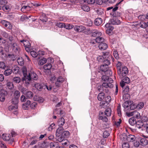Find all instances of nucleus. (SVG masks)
Segmentation results:
<instances>
[{
    "label": "nucleus",
    "mask_w": 148,
    "mask_h": 148,
    "mask_svg": "<svg viewBox=\"0 0 148 148\" xmlns=\"http://www.w3.org/2000/svg\"><path fill=\"white\" fill-rule=\"evenodd\" d=\"M108 47L106 43L103 42L101 43L99 45V48L101 50H105Z\"/></svg>",
    "instance_id": "16"
},
{
    "label": "nucleus",
    "mask_w": 148,
    "mask_h": 148,
    "mask_svg": "<svg viewBox=\"0 0 148 148\" xmlns=\"http://www.w3.org/2000/svg\"><path fill=\"white\" fill-rule=\"evenodd\" d=\"M47 61V60L46 58H43L40 60L38 64L39 65H41L45 63Z\"/></svg>",
    "instance_id": "49"
},
{
    "label": "nucleus",
    "mask_w": 148,
    "mask_h": 148,
    "mask_svg": "<svg viewBox=\"0 0 148 148\" xmlns=\"http://www.w3.org/2000/svg\"><path fill=\"white\" fill-rule=\"evenodd\" d=\"M2 137L3 140L6 141H8L11 138V136L9 134H3Z\"/></svg>",
    "instance_id": "26"
},
{
    "label": "nucleus",
    "mask_w": 148,
    "mask_h": 148,
    "mask_svg": "<svg viewBox=\"0 0 148 148\" xmlns=\"http://www.w3.org/2000/svg\"><path fill=\"white\" fill-rule=\"evenodd\" d=\"M129 98V95L127 93H125L123 95V98L126 101H127Z\"/></svg>",
    "instance_id": "54"
},
{
    "label": "nucleus",
    "mask_w": 148,
    "mask_h": 148,
    "mask_svg": "<svg viewBox=\"0 0 148 148\" xmlns=\"http://www.w3.org/2000/svg\"><path fill=\"white\" fill-rule=\"evenodd\" d=\"M110 99V96H107L105 98V101H103L100 103V106L102 108H106L108 105V103Z\"/></svg>",
    "instance_id": "3"
},
{
    "label": "nucleus",
    "mask_w": 148,
    "mask_h": 148,
    "mask_svg": "<svg viewBox=\"0 0 148 148\" xmlns=\"http://www.w3.org/2000/svg\"><path fill=\"white\" fill-rule=\"evenodd\" d=\"M116 66L117 69V71H119V73H120V70L121 69L122 67V63L120 62H118L116 65Z\"/></svg>",
    "instance_id": "45"
},
{
    "label": "nucleus",
    "mask_w": 148,
    "mask_h": 148,
    "mask_svg": "<svg viewBox=\"0 0 148 148\" xmlns=\"http://www.w3.org/2000/svg\"><path fill=\"white\" fill-rule=\"evenodd\" d=\"M52 67V65L51 64H47L45 65L43 67L44 69L46 70L50 69Z\"/></svg>",
    "instance_id": "38"
},
{
    "label": "nucleus",
    "mask_w": 148,
    "mask_h": 148,
    "mask_svg": "<svg viewBox=\"0 0 148 148\" xmlns=\"http://www.w3.org/2000/svg\"><path fill=\"white\" fill-rule=\"evenodd\" d=\"M103 113L101 112V113L99 114V120H102L103 121L105 122H107L108 121L107 118L105 116H101V114H102Z\"/></svg>",
    "instance_id": "34"
},
{
    "label": "nucleus",
    "mask_w": 148,
    "mask_h": 148,
    "mask_svg": "<svg viewBox=\"0 0 148 148\" xmlns=\"http://www.w3.org/2000/svg\"><path fill=\"white\" fill-rule=\"evenodd\" d=\"M13 81L16 83H19L21 81V79L19 77H15L13 78Z\"/></svg>",
    "instance_id": "48"
},
{
    "label": "nucleus",
    "mask_w": 148,
    "mask_h": 148,
    "mask_svg": "<svg viewBox=\"0 0 148 148\" xmlns=\"http://www.w3.org/2000/svg\"><path fill=\"white\" fill-rule=\"evenodd\" d=\"M6 67L5 63L3 62H0V68L3 69H5Z\"/></svg>",
    "instance_id": "61"
},
{
    "label": "nucleus",
    "mask_w": 148,
    "mask_h": 148,
    "mask_svg": "<svg viewBox=\"0 0 148 148\" xmlns=\"http://www.w3.org/2000/svg\"><path fill=\"white\" fill-rule=\"evenodd\" d=\"M7 86L10 90H12L14 88V84L12 82H8L7 84Z\"/></svg>",
    "instance_id": "47"
},
{
    "label": "nucleus",
    "mask_w": 148,
    "mask_h": 148,
    "mask_svg": "<svg viewBox=\"0 0 148 148\" xmlns=\"http://www.w3.org/2000/svg\"><path fill=\"white\" fill-rule=\"evenodd\" d=\"M49 146L51 148H60L59 147L58 144L56 142H51L49 144Z\"/></svg>",
    "instance_id": "21"
},
{
    "label": "nucleus",
    "mask_w": 148,
    "mask_h": 148,
    "mask_svg": "<svg viewBox=\"0 0 148 148\" xmlns=\"http://www.w3.org/2000/svg\"><path fill=\"white\" fill-rule=\"evenodd\" d=\"M127 115L129 116H133L137 119L139 118L140 116V113L136 110L127 113Z\"/></svg>",
    "instance_id": "6"
},
{
    "label": "nucleus",
    "mask_w": 148,
    "mask_h": 148,
    "mask_svg": "<svg viewBox=\"0 0 148 148\" xmlns=\"http://www.w3.org/2000/svg\"><path fill=\"white\" fill-rule=\"evenodd\" d=\"M14 94L15 97L18 98L20 96V92L16 90L15 91Z\"/></svg>",
    "instance_id": "58"
},
{
    "label": "nucleus",
    "mask_w": 148,
    "mask_h": 148,
    "mask_svg": "<svg viewBox=\"0 0 148 148\" xmlns=\"http://www.w3.org/2000/svg\"><path fill=\"white\" fill-rule=\"evenodd\" d=\"M129 122L130 124L132 125H134L136 123V120L134 118H131L129 119Z\"/></svg>",
    "instance_id": "40"
},
{
    "label": "nucleus",
    "mask_w": 148,
    "mask_h": 148,
    "mask_svg": "<svg viewBox=\"0 0 148 148\" xmlns=\"http://www.w3.org/2000/svg\"><path fill=\"white\" fill-rule=\"evenodd\" d=\"M123 108L127 110H129V107L130 105L128 101H126L123 103Z\"/></svg>",
    "instance_id": "36"
},
{
    "label": "nucleus",
    "mask_w": 148,
    "mask_h": 148,
    "mask_svg": "<svg viewBox=\"0 0 148 148\" xmlns=\"http://www.w3.org/2000/svg\"><path fill=\"white\" fill-rule=\"evenodd\" d=\"M18 108V106L17 104H12L9 107L8 109L10 110H15Z\"/></svg>",
    "instance_id": "37"
},
{
    "label": "nucleus",
    "mask_w": 148,
    "mask_h": 148,
    "mask_svg": "<svg viewBox=\"0 0 148 148\" xmlns=\"http://www.w3.org/2000/svg\"><path fill=\"white\" fill-rule=\"evenodd\" d=\"M32 138L34 139H35V140H33L32 141L30 144L31 145H33L36 143L37 141H38V138L37 136H34L32 137Z\"/></svg>",
    "instance_id": "51"
},
{
    "label": "nucleus",
    "mask_w": 148,
    "mask_h": 148,
    "mask_svg": "<svg viewBox=\"0 0 148 148\" xmlns=\"http://www.w3.org/2000/svg\"><path fill=\"white\" fill-rule=\"evenodd\" d=\"M105 115L108 116H111V110L110 108H108L106 109L105 111Z\"/></svg>",
    "instance_id": "33"
},
{
    "label": "nucleus",
    "mask_w": 148,
    "mask_h": 148,
    "mask_svg": "<svg viewBox=\"0 0 148 148\" xmlns=\"http://www.w3.org/2000/svg\"><path fill=\"white\" fill-rule=\"evenodd\" d=\"M21 42H23L25 47V49L26 51L27 52H29L30 51V44L28 40L25 41L24 40H22L20 41Z\"/></svg>",
    "instance_id": "5"
},
{
    "label": "nucleus",
    "mask_w": 148,
    "mask_h": 148,
    "mask_svg": "<svg viewBox=\"0 0 148 148\" xmlns=\"http://www.w3.org/2000/svg\"><path fill=\"white\" fill-rule=\"evenodd\" d=\"M97 59L98 61L102 62L103 61L104 58L103 56H99L97 57Z\"/></svg>",
    "instance_id": "62"
},
{
    "label": "nucleus",
    "mask_w": 148,
    "mask_h": 148,
    "mask_svg": "<svg viewBox=\"0 0 148 148\" xmlns=\"http://www.w3.org/2000/svg\"><path fill=\"white\" fill-rule=\"evenodd\" d=\"M120 73H119V71H117V73L119 77L121 78H122L125 76L128 72V69L126 66L123 67L122 70L121 69L120 70Z\"/></svg>",
    "instance_id": "2"
},
{
    "label": "nucleus",
    "mask_w": 148,
    "mask_h": 148,
    "mask_svg": "<svg viewBox=\"0 0 148 148\" xmlns=\"http://www.w3.org/2000/svg\"><path fill=\"white\" fill-rule=\"evenodd\" d=\"M122 146L123 148H129V145L128 143H125L122 144Z\"/></svg>",
    "instance_id": "64"
},
{
    "label": "nucleus",
    "mask_w": 148,
    "mask_h": 148,
    "mask_svg": "<svg viewBox=\"0 0 148 148\" xmlns=\"http://www.w3.org/2000/svg\"><path fill=\"white\" fill-rule=\"evenodd\" d=\"M18 63L19 65L22 66L23 65L24 62L23 58L21 57L18 58L17 59Z\"/></svg>",
    "instance_id": "39"
},
{
    "label": "nucleus",
    "mask_w": 148,
    "mask_h": 148,
    "mask_svg": "<svg viewBox=\"0 0 148 148\" xmlns=\"http://www.w3.org/2000/svg\"><path fill=\"white\" fill-rule=\"evenodd\" d=\"M140 27L145 28H146L147 27V24L145 22H144L143 21H141L140 23Z\"/></svg>",
    "instance_id": "52"
},
{
    "label": "nucleus",
    "mask_w": 148,
    "mask_h": 148,
    "mask_svg": "<svg viewBox=\"0 0 148 148\" xmlns=\"http://www.w3.org/2000/svg\"><path fill=\"white\" fill-rule=\"evenodd\" d=\"M140 142L141 145L143 146L146 145L148 143L147 140L145 138L141 139Z\"/></svg>",
    "instance_id": "29"
},
{
    "label": "nucleus",
    "mask_w": 148,
    "mask_h": 148,
    "mask_svg": "<svg viewBox=\"0 0 148 148\" xmlns=\"http://www.w3.org/2000/svg\"><path fill=\"white\" fill-rule=\"evenodd\" d=\"M69 132L68 131H64L62 133V136L64 138H67L69 136Z\"/></svg>",
    "instance_id": "44"
},
{
    "label": "nucleus",
    "mask_w": 148,
    "mask_h": 148,
    "mask_svg": "<svg viewBox=\"0 0 148 148\" xmlns=\"http://www.w3.org/2000/svg\"><path fill=\"white\" fill-rule=\"evenodd\" d=\"M144 106V103L143 102L139 103L137 106L136 108L137 109H140L142 108Z\"/></svg>",
    "instance_id": "50"
},
{
    "label": "nucleus",
    "mask_w": 148,
    "mask_h": 148,
    "mask_svg": "<svg viewBox=\"0 0 148 148\" xmlns=\"http://www.w3.org/2000/svg\"><path fill=\"white\" fill-rule=\"evenodd\" d=\"M110 23L112 25H119L120 23V21L116 18H113L110 20Z\"/></svg>",
    "instance_id": "19"
},
{
    "label": "nucleus",
    "mask_w": 148,
    "mask_h": 148,
    "mask_svg": "<svg viewBox=\"0 0 148 148\" xmlns=\"http://www.w3.org/2000/svg\"><path fill=\"white\" fill-rule=\"evenodd\" d=\"M130 79L128 77H125L120 82V85L123 88L125 86V83L128 84L130 83Z\"/></svg>",
    "instance_id": "10"
},
{
    "label": "nucleus",
    "mask_w": 148,
    "mask_h": 148,
    "mask_svg": "<svg viewBox=\"0 0 148 148\" xmlns=\"http://www.w3.org/2000/svg\"><path fill=\"white\" fill-rule=\"evenodd\" d=\"M136 126L138 128H140L143 127L144 126V123L141 120H138L136 122Z\"/></svg>",
    "instance_id": "24"
},
{
    "label": "nucleus",
    "mask_w": 148,
    "mask_h": 148,
    "mask_svg": "<svg viewBox=\"0 0 148 148\" xmlns=\"http://www.w3.org/2000/svg\"><path fill=\"white\" fill-rule=\"evenodd\" d=\"M81 8L84 11L86 12H88L90 10L89 7L86 5H82L81 6Z\"/></svg>",
    "instance_id": "41"
},
{
    "label": "nucleus",
    "mask_w": 148,
    "mask_h": 148,
    "mask_svg": "<svg viewBox=\"0 0 148 148\" xmlns=\"http://www.w3.org/2000/svg\"><path fill=\"white\" fill-rule=\"evenodd\" d=\"M7 94L6 91H4V92H1L0 93V101H3L5 99V96Z\"/></svg>",
    "instance_id": "23"
},
{
    "label": "nucleus",
    "mask_w": 148,
    "mask_h": 148,
    "mask_svg": "<svg viewBox=\"0 0 148 148\" xmlns=\"http://www.w3.org/2000/svg\"><path fill=\"white\" fill-rule=\"evenodd\" d=\"M102 22V20L101 18H97L95 21L94 23L97 26L100 25Z\"/></svg>",
    "instance_id": "28"
},
{
    "label": "nucleus",
    "mask_w": 148,
    "mask_h": 148,
    "mask_svg": "<svg viewBox=\"0 0 148 148\" xmlns=\"http://www.w3.org/2000/svg\"><path fill=\"white\" fill-rule=\"evenodd\" d=\"M12 72L14 73H17L19 70V68L18 66L16 65H14L12 68Z\"/></svg>",
    "instance_id": "32"
},
{
    "label": "nucleus",
    "mask_w": 148,
    "mask_h": 148,
    "mask_svg": "<svg viewBox=\"0 0 148 148\" xmlns=\"http://www.w3.org/2000/svg\"><path fill=\"white\" fill-rule=\"evenodd\" d=\"M138 19L141 20V21H143L146 18V16L145 15H140L138 16Z\"/></svg>",
    "instance_id": "63"
},
{
    "label": "nucleus",
    "mask_w": 148,
    "mask_h": 148,
    "mask_svg": "<svg viewBox=\"0 0 148 148\" xmlns=\"http://www.w3.org/2000/svg\"><path fill=\"white\" fill-rule=\"evenodd\" d=\"M65 24L64 23H57L56 25L60 28H64Z\"/></svg>",
    "instance_id": "56"
},
{
    "label": "nucleus",
    "mask_w": 148,
    "mask_h": 148,
    "mask_svg": "<svg viewBox=\"0 0 148 148\" xmlns=\"http://www.w3.org/2000/svg\"><path fill=\"white\" fill-rule=\"evenodd\" d=\"M30 54L34 58L36 57L38 53L34 51H30Z\"/></svg>",
    "instance_id": "60"
},
{
    "label": "nucleus",
    "mask_w": 148,
    "mask_h": 148,
    "mask_svg": "<svg viewBox=\"0 0 148 148\" xmlns=\"http://www.w3.org/2000/svg\"><path fill=\"white\" fill-rule=\"evenodd\" d=\"M105 98V94L103 92H101L99 93L97 97L98 99L101 101L104 99Z\"/></svg>",
    "instance_id": "31"
},
{
    "label": "nucleus",
    "mask_w": 148,
    "mask_h": 148,
    "mask_svg": "<svg viewBox=\"0 0 148 148\" xmlns=\"http://www.w3.org/2000/svg\"><path fill=\"white\" fill-rule=\"evenodd\" d=\"M110 135V134L107 131H105L103 134V136L104 138H106L108 137Z\"/></svg>",
    "instance_id": "57"
},
{
    "label": "nucleus",
    "mask_w": 148,
    "mask_h": 148,
    "mask_svg": "<svg viewBox=\"0 0 148 148\" xmlns=\"http://www.w3.org/2000/svg\"><path fill=\"white\" fill-rule=\"evenodd\" d=\"M31 8L29 5H25L23 6L21 8V11L24 13L26 12L27 11L30 10Z\"/></svg>",
    "instance_id": "25"
},
{
    "label": "nucleus",
    "mask_w": 148,
    "mask_h": 148,
    "mask_svg": "<svg viewBox=\"0 0 148 148\" xmlns=\"http://www.w3.org/2000/svg\"><path fill=\"white\" fill-rule=\"evenodd\" d=\"M103 56L104 59H112V61H114V59L113 58L111 55V53L108 52H103Z\"/></svg>",
    "instance_id": "13"
},
{
    "label": "nucleus",
    "mask_w": 148,
    "mask_h": 148,
    "mask_svg": "<svg viewBox=\"0 0 148 148\" xmlns=\"http://www.w3.org/2000/svg\"><path fill=\"white\" fill-rule=\"evenodd\" d=\"M26 96L27 98L30 99L33 96V94L32 92L30 91H28L26 93Z\"/></svg>",
    "instance_id": "42"
},
{
    "label": "nucleus",
    "mask_w": 148,
    "mask_h": 148,
    "mask_svg": "<svg viewBox=\"0 0 148 148\" xmlns=\"http://www.w3.org/2000/svg\"><path fill=\"white\" fill-rule=\"evenodd\" d=\"M100 70L104 72H109V74L111 75L112 74V72L110 70H108V66L107 65H105L104 64L101 65L100 67Z\"/></svg>",
    "instance_id": "9"
},
{
    "label": "nucleus",
    "mask_w": 148,
    "mask_h": 148,
    "mask_svg": "<svg viewBox=\"0 0 148 148\" xmlns=\"http://www.w3.org/2000/svg\"><path fill=\"white\" fill-rule=\"evenodd\" d=\"M28 76L30 78V82H29V86L31 83L32 81V79L34 80H36L38 79L37 75L33 71H31L29 73Z\"/></svg>",
    "instance_id": "4"
},
{
    "label": "nucleus",
    "mask_w": 148,
    "mask_h": 148,
    "mask_svg": "<svg viewBox=\"0 0 148 148\" xmlns=\"http://www.w3.org/2000/svg\"><path fill=\"white\" fill-rule=\"evenodd\" d=\"M110 59H105L103 61L104 64L108 66V65L110 64Z\"/></svg>",
    "instance_id": "55"
},
{
    "label": "nucleus",
    "mask_w": 148,
    "mask_h": 148,
    "mask_svg": "<svg viewBox=\"0 0 148 148\" xmlns=\"http://www.w3.org/2000/svg\"><path fill=\"white\" fill-rule=\"evenodd\" d=\"M2 8L3 11L8 12L10 10V7L8 5H4L2 7Z\"/></svg>",
    "instance_id": "46"
},
{
    "label": "nucleus",
    "mask_w": 148,
    "mask_h": 148,
    "mask_svg": "<svg viewBox=\"0 0 148 148\" xmlns=\"http://www.w3.org/2000/svg\"><path fill=\"white\" fill-rule=\"evenodd\" d=\"M94 40L96 42L100 44L104 42V39L103 38L99 36L97 37Z\"/></svg>",
    "instance_id": "27"
},
{
    "label": "nucleus",
    "mask_w": 148,
    "mask_h": 148,
    "mask_svg": "<svg viewBox=\"0 0 148 148\" xmlns=\"http://www.w3.org/2000/svg\"><path fill=\"white\" fill-rule=\"evenodd\" d=\"M112 83H110L109 82H105L103 83L102 86L103 87L106 88H112L113 87V85L112 84Z\"/></svg>",
    "instance_id": "22"
},
{
    "label": "nucleus",
    "mask_w": 148,
    "mask_h": 148,
    "mask_svg": "<svg viewBox=\"0 0 148 148\" xmlns=\"http://www.w3.org/2000/svg\"><path fill=\"white\" fill-rule=\"evenodd\" d=\"M73 25L70 24H65L64 28L66 29H70L73 28Z\"/></svg>",
    "instance_id": "43"
},
{
    "label": "nucleus",
    "mask_w": 148,
    "mask_h": 148,
    "mask_svg": "<svg viewBox=\"0 0 148 148\" xmlns=\"http://www.w3.org/2000/svg\"><path fill=\"white\" fill-rule=\"evenodd\" d=\"M96 12L99 15H101L103 13V10L102 9H98L96 10Z\"/></svg>",
    "instance_id": "53"
},
{
    "label": "nucleus",
    "mask_w": 148,
    "mask_h": 148,
    "mask_svg": "<svg viewBox=\"0 0 148 148\" xmlns=\"http://www.w3.org/2000/svg\"><path fill=\"white\" fill-rule=\"evenodd\" d=\"M65 79L61 76L58 77L57 79V81L55 83L56 85L58 87L60 86L61 84L64 81Z\"/></svg>",
    "instance_id": "12"
},
{
    "label": "nucleus",
    "mask_w": 148,
    "mask_h": 148,
    "mask_svg": "<svg viewBox=\"0 0 148 148\" xmlns=\"http://www.w3.org/2000/svg\"><path fill=\"white\" fill-rule=\"evenodd\" d=\"M102 79L104 82L112 83L113 80L111 78H109L108 77L103 75L102 77Z\"/></svg>",
    "instance_id": "14"
},
{
    "label": "nucleus",
    "mask_w": 148,
    "mask_h": 148,
    "mask_svg": "<svg viewBox=\"0 0 148 148\" xmlns=\"http://www.w3.org/2000/svg\"><path fill=\"white\" fill-rule=\"evenodd\" d=\"M22 70L24 76L22 78V81L25 86H28L30 81V78L28 76L27 68L23 66L22 68Z\"/></svg>",
    "instance_id": "1"
},
{
    "label": "nucleus",
    "mask_w": 148,
    "mask_h": 148,
    "mask_svg": "<svg viewBox=\"0 0 148 148\" xmlns=\"http://www.w3.org/2000/svg\"><path fill=\"white\" fill-rule=\"evenodd\" d=\"M58 110L59 111L57 112V110H55L53 112L54 113H55V114H62L64 113V111L62 110L59 109Z\"/></svg>",
    "instance_id": "59"
},
{
    "label": "nucleus",
    "mask_w": 148,
    "mask_h": 148,
    "mask_svg": "<svg viewBox=\"0 0 148 148\" xmlns=\"http://www.w3.org/2000/svg\"><path fill=\"white\" fill-rule=\"evenodd\" d=\"M75 31L78 32H82L84 31L86 29L85 27L82 25L75 26L74 28Z\"/></svg>",
    "instance_id": "11"
},
{
    "label": "nucleus",
    "mask_w": 148,
    "mask_h": 148,
    "mask_svg": "<svg viewBox=\"0 0 148 148\" xmlns=\"http://www.w3.org/2000/svg\"><path fill=\"white\" fill-rule=\"evenodd\" d=\"M91 36L93 37H98L102 35V33L97 30H93L91 31Z\"/></svg>",
    "instance_id": "7"
},
{
    "label": "nucleus",
    "mask_w": 148,
    "mask_h": 148,
    "mask_svg": "<svg viewBox=\"0 0 148 148\" xmlns=\"http://www.w3.org/2000/svg\"><path fill=\"white\" fill-rule=\"evenodd\" d=\"M65 119L63 118H61L58 119V124L59 127H63L62 126L65 123Z\"/></svg>",
    "instance_id": "17"
},
{
    "label": "nucleus",
    "mask_w": 148,
    "mask_h": 148,
    "mask_svg": "<svg viewBox=\"0 0 148 148\" xmlns=\"http://www.w3.org/2000/svg\"><path fill=\"white\" fill-rule=\"evenodd\" d=\"M135 137L134 136L132 135H129L127 136V140L129 142H133L135 140Z\"/></svg>",
    "instance_id": "20"
},
{
    "label": "nucleus",
    "mask_w": 148,
    "mask_h": 148,
    "mask_svg": "<svg viewBox=\"0 0 148 148\" xmlns=\"http://www.w3.org/2000/svg\"><path fill=\"white\" fill-rule=\"evenodd\" d=\"M49 145L48 142H44L40 145V147L42 148H47L49 146Z\"/></svg>",
    "instance_id": "35"
},
{
    "label": "nucleus",
    "mask_w": 148,
    "mask_h": 148,
    "mask_svg": "<svg viewBox=\"0 0 148 148\" xmlns=\"http://www.w3.org/2000/svg\"><path fill=\"white\" fill-rule=\"evenodd\" d=\"M12 46V49L14 51L16 52L19 51L20 48L16 43H13Z\"/></svg>",
    "instance_id": "18"
},
{
    "label": "nucleus",
    "mask_w": 148,
    "mask_h": 148,
    "mask_svg": "<svg viewBox=\"0 0 148 148\" xmlns=\"http://www.w3.org/2000/svg\"><path fill=\"white\" fill-rule=\"evenodd\" d=\"M12 69H8L5 71L4 72V74L5 76H9L12 74Z\"/></svg>",
    "instance_id": "30"
},
{
    "label": "nucleus",
    "mask_w": 148,
    "mask_h": 148,
    "mask_svg": "<svg viewBox=\"0 0 148 148\" xmlns=\"http://www.w3.org/2000/svg\"><path fill=\"white\" fill-rule=\"evenodd\" d=\"M34 86L38 90H42L45 87V85L43 83H36L34 84Z\"/></svg>",
    "instance_id": "8"
},
{
    "label": "nucleus",
    "mask_w": 148,
    "mask_h": 148,
    "mask_svg": "<svg viewBox=\"0 0 148 148\" xmlns=\"http://www.w3.org/2000/svg\"><path fill=\"white\" fill-rule=\"evenodd\" d=\"M66 127H59L56 130V135L57 136L59 137L62 133V131L64 129H66Z\"/></svg>",
    "instance_id": "15"
}]
</instances>
